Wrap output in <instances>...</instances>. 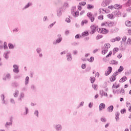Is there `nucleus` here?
Instances as JSON below:
<instances>
[{"label":"nucleus","mask_w":131,"mask_h":131,"mask_svg":"<svg viewBox=\"0 0 131 131\" xmlns=\"http://www.w3.org/2000/svg\"><path fill=\"white\" fill-rule=\"evenodd\" d=\"M104 47H105L102 48V55H105V54H106V53L108 52V49H109L110 47H111V45H110V43H107L104 44Z\"/></svg>","instance_id":"obj_1"},{"label":"nucleus","mask_w":131,"mask_h":131,"mask_svg":"<svg viewBox=\"0 0 131 131\" xmlns=\"http://www.w3.org/2000/svg\"><path fill=\"white\" fill-rule=\"evenodd\" d=\"M63 12H64V7H61L57 8L56 10L57 17H61V16H62Z\"/></svg>","instance_id":"obj_2"},{"label":"nucleus","mask_w":131,"mask_h":131,"mask_svg":"<svg viewBox=\"0 0 131 131\" xmlns=\"http://www.w3.org/2000/svg\"><path fill=\"white\" fill-rule=\"evenodd\" d=\"M11 74L7 73L3 77V80L4 81H7V80H10L11 79Z\"/></svg>","instance_id":"obj_3"},{"label":"nucleus","mask_w":131,"mask_h":131,"mask_svg":"<svg viewBox=\"0 0 131 131\" xmlns=\"http://www.w3.org/2000/svg\"><path fill=\"white\" fill-rule=\"evenodd\" d=\"M87 16L91 20V22H94V21H95V16L93 15V14H92V12L88 13Z\"/></svg>","instance_id":"obj_4"},{"label":"nucleus","mask_w":131,"mask_h":131,"mask_svg":"<svg viewBox=\"0 0 131 131\" xmlns=\"http://www.w3.org/2000/svg\"><path fill=\"white\" fill-rule=\"evenodd\" d=\"M67 61L71 62L72 61V55L71 53H68L66 55Z\"/></svg>","instance_id":"obj_5"},{"label":"nucleus","mask_w":131,"mask_h":131,"mask_svg":"<svg viewBox=\"0 0 131 131\" xmlns=\"http://www.w3.org/2000/svg\"><path fill=\"white\" fill-rule=\"evenodd\" d=\"M59 38L57 39L56 41H53V45H56V43H60L62 41V37L60 34L58 35Z\"/></svg>","instance_id":"obj_6"},{"label":"nucleus","mask_w":131,"mask_h":131,"mask_svg":"<svg viewBox=\"0 0 131 131\" xmlns=\"http://www.w3.org/2000/svg\"><path fill=\"white\" fill-rule=\"evenodd\" d=\"M14 69L13 70V72L14 73H19V66H18L16 64H14L13 66Z\"/></svg>","instance_id":"obj_7"},{"label":"nucleus","mask_w":131,"mask_h":131,"mask_svg":"<svg viewBox=\"0 0 131 131\" xmlns=\"http://www.w3.org/2000/svg\"><path fill=\"white\" fill-rule=\"evenodd\" d=\"M91 28L92 34H94V33H95L97 30H98V27H97L96 26H91Z\"/></svg>","instance_id":"obj_8"},{"label":"nucleus","mask_w":131,"mask_h":131,"mask_svg":"<svg viewBox=\"0 0 131 131\" xmlns=\"http://www.w3.org/2000/svg\"><path fill=\"white\" fill-rule=\"evenodd\" d=\"M99 33H103V34H106V33H108V30L104 28H101L99 29Z\"/></svg>","instance_id":"obj_9"},{"label":"nucleus","mask_w":131,"mask_h":131,"mask_svg":"<svg viewBox=\"0 0 131 131\" xmlns=\"http://www.w3.org/2000/svg\"><path fill=\"white\" fill-rule=\"evenodd\" d=\"M55 130L56 131H62V125L58 124H56L55 125Z\"/></svg>","instance_id":"obj_10"},{"label":"nucleus","mask_w":131,"mask_h":131,"mask_svg":"<svg viewBox=\"0 0 131 131\" xmlns=\"http://www.w3.org/2000/svg\"><path fill=\"white\" fill-rule=\"evenodd\" d=\"M111 72H112V67H108L107 71L105 72V75L106 76H108V75H109Z\"/></svg>","instance_id":"obj_11"},{"label":"nucleus","mask_w":131,"mask_h":131,"mask_svg":"<svg viewBox=\"0 0 131 131\" xmlns=\"http://www.w3.org/2000/svg\"><path fill=\"white\" fill-rule=\"evenodd\" d=\"M11 54V51H7L4 54V57L5 58L6 60H8L9 59V54Z\"/></svg>","instance_id":"obj_12"},{"label":"nucleus","mask_w":131,"mask_h":131,"mask_svg":"<svg viewBox=\"0 0 131 131\" xmlns=\"http://www.w3.org/2000/svg\"><path fill=\"white\" fill-rule=\"evenodd\" d=\"M32 6V3L29 2L23 8V11H24L26 10L27 9H28L29 7H31Z\"/></svg>","instance_id":"obj_13"},{"label":"nucleus","mask_w":131,"mask_h":131,"mask_svg":"<svg viewBox=\"0 0 131 131\" xmlns=\"http://www.w3.org/2000/svg\"><path fill=\"white\" fill-rule=\"evenodd\" d=\"M106 108V105L102 103L99 105V111H101V110H103V109H105Z\"/></svg>","instance_id":"obj_14"},{"label":"nucleus","mask_w":131,"mask_h":131,"mask_svg":"<svg viewBox=\"0 0 131 131\" xmlns=\"http://www.w3.org/2000/svg\"><path fill=\"white\" fill-rule=\"evenodd\" d=\"M30 89H31V91H32L33 92H36V85H35V84H32L30 85Z\"/></svg>","instance_id":"obj_15"},{"label":"nucleus","mask_w":131,"mask_h":131,"mask_svg":"<svg viewBox=\"0 0 131 131\" xmlns=\"http://www.w3.org/2000/svg\"><path fill=\"white\" fill-rule=\"evenodd\" d=\"M100 95L101 98H103V96H106V97H108V94H107L106 93L101 90L100 91Z\"/></svg>","instance_id":"obj_16"},{"label":"nucleus","mask_w":131,"mask_h":131,"mask_svg":"<svg viewBox=\"0 0 131 131\" xmlns=\"http://www.w3.org/2000/svg\"><path fill=\"white\" fill-rule=\"evenodd\" d=\"M114 15L116 17H120V16H121V13H120V11H119V10H117L114 12Z\"/></svg>","instance_id":"obj_17"},{"label":"nucleus","mask_w":131,"mask_h":131,"mask_svg":"<svg viewBox=\"0 0 131 131\" xmlns=\"http://www.w3.org/2000/svg\"><path fill=\"white\" fill-rule=\"evenodd\" d=\"M113 109H114L113 105H111L107 107L106 111H107V112L111 113L113 111Z\"/></svg>","instance_id":"obj_18"},{"label":"nucleus","mask_w":131,"mask_h":131,"mask_svg":"<svg viewBox=\"0 0 131 131\" xmlns=\"http://www.w3.org/2000/svg\"><path fill=\"white\" fill-rule=\"evenodd\" d=\"M8 48L9 50H14V48H15V46L13 43H8Z\"/></svg>","instance_id":"obj_19"},{"label":"nucleus","mask_w":131,"mask_h":131,"mask_svg":"<svg viewBox=\"0 0 131 131\" xmlns=\"http://www.w3.org/2000/svg\"><path fill=\"white\" fill-rule=\"evenodd\" d=\"M25 95L24 93H21L20 94L19 98H18V101H20V102H22V99L24 98Z\"/></svg>","instance_id":"obj_20"},{"label":"nucleus","mask_w":131,"mask_h":131,"mask_svg":"<svg viewBox=\"0 0 131 131\" xmlns=\"http://www.w3.org/2000/svg\"><path fill=\"white\" fill-rule=\"evenodd\" d=\"M25 109L26 111L24 112L23 115H27L29 113V109L27 107H25Z\"/></svg>","instance_id":"obj_21"},{"label":"nucleus","mask_w":131,"mask_h":131,"mask_svg":"<svg viewBox=\"0 0 131 131\" xmlns=\"http://www.w3.org/2000/svg\"><path fill=\"white\" fill-rule=\"evenodd\" d=\"M28 83H29V77L27 76L25 78V85H27Z\"/></svg>","instance_id":"obj_22"},{"label":"nucleus","mask_w":131,"mask_h":131,"mask_svg":"<svg viewBox=\"0 0 131 131\" xmlns=\"http://www.w3.org/2000/svg\"><path fill=\"white\" fill-rule=\"evenodd\" d=\"M110 81L111 82H113V81H115V80H116V77L115 76H113V75L110 77Z\"/></svg>","instance_id":"obj_23"},{"label":"nucleus","mask_w":131,"mask_h":131,"mask_svg":"<svg viewBox=\"0 0 131 131\" xmlns=\"http://www.w3.org/2000/svg\"><path fill=\"white\" fill-rule=\"evenodd\" d=\"M119 114L120 113L118 112L116 113L115 114V119L116 120V121H118V120H119Z\"/></svg>","instance_id":"obj_24"},{"label":"nucleus","mask_w":131,"mask_h":131,"mask_svg":"<svg viewBox=\"0 0 131 131\" xmlns=\"http://www.w3.org/2000/svg\"><path fill=\"white\" fill-rule=\"evenodd\" d=\"M18 95H19V91L16 90L15 91V92H14V94H13V96H14V98H17L18 97Z\"/></svg>","instance_id":"obj_25"},{"label":"nucleus","mask_w":131,"mask_h":131,"mask_svg":"<svg viewBox=\"0 0 131 131\" xmlns=\"http://www.w3.org/2000/svg\"><path fill=\"white\" fill-rule=\"evenodd\" d=\"M127 79L126 76H124L119 80V82H124Z\"/></svg>","instance_id":"obj_26"},{"label":"nucleus","mask_w":131,"mask_h":131,"mask_svg":"<svg viewBox=\"0 0 131 131\" xmlns=\"http://www.w3.org/2000/svg\"><path fill=\"white\" fill-rule=\"evenodd\" d=\"M1 98L2 101L3 102V104H6V101L5 100V95L4 94H2L1 95Z\"/></svg>","instance_id":"obj_27"},{"label":"nucleus","mask_w":131,"mask_h":131,"mask_svg":"<svg viewBox=\"0 0 131 131\" xmlns=\"http://www.w3.org/2000/svg\"><path fill=\"white\" fill-rule=\"evenodd\" d=\"M114 9H116V10H119V9L121 8V6L120 5L116 4L114 6Z\"/></svg>","instance_id":"obj_28"},{"label":"nucleus","mask_w":131,"mask_h":131,"mask_svg":"<svg viewBox=\"0 0 131 131\" xmlns=\"http://www.w3.org/2000/svg\"><path fill=\"white\" fill-rule=\"evenodd\" d=\"M72 15H73V17H74L75 18H76V17H78V16L79 15V12L76 11V12L72 14Z\"/></svg>","instance_id":"obj_29"},{"label":"nucleus","mask_w":131,"mask_h":131,"mask_svg":"<svg viewBox=\"0 0 131 131\" xmlns=\"http://www.w3.org/2000/svg\"><path fill=\"white\" fill-rule=\"evenodd\" d=\"M125 24L126 26H127L128 27H129L131 26V21H126L125 23Z\"/></svg>","instance_id":"obj_30"},{"label":"nucleus","mask_w":131,"mask_h":131,"mask_svg":"<svg viewBox=\"0 0 131 131\" xmlns=\"http://www.w3.org/2000/svg\"><path fill=\"white\" fill-rule=\"evenodd\" d=\"M110 63L117 65V64H118V62L116 60H113L110 61Z\"/></svg>","instance_id":"obj_31"},{"label":"nucleus","mask_w":131,"mask_h":131,"mask_svg":"<svg viewBox=\"0 0 131 131\" xmlns=\"http://www.w3.org/2000/svg\"><path fill=\"white\" fill-rule=\"evenodd\" d=\"M125 5L126 7H129L131 6V0H128Z\"/></svg>","instance_id":"obj_32"},{"label":"nucleus","mask_w":131,"mask_h":131,"mask_svg":"<svg viewBox=\"0 0 131 131\" xmlns=\"http://www.w3.org/2000/svg\"><path fill=\"white\" fill-rule=\"evenodd\" d=\"M12 85L13 88H17V86H19V84L16 82H14L12 83Z\"/></svg>","instance_id":"obj_33"},{"label":"nucleus","mask_w":131,"mask_h":131,"mask_svg":"<svg viewBox=\"0 0 131 131\" xmlns=\"http://www.w3.org/2000/svg\"><path fill=\"white\" fill-rule=\"evenodd\" d=\"M117 52H118V48H114L113 51V55H115V54L117 53Z\"/></svg>","instance_id":"obj_34"},{"label":"nucleus","mask_w":131,"mask_h":131,"mask_svg":"<svg viewBox=\"0 0 131 131\" xmlns=\"http://www.w3.org/2000/svg\"><path fill=\"white\" fill-rule=\"evenodd\" d=\"M89 35V32L86 31V32H83L82 33V36H88Z\"/></svg>","instance_id":"obj_35"},{"label":"nucleus","mask_w":131,"mask_h":131,"mask_svg":"<svg viewBox=\"0 0 131 131\" xmlns=\"http://www.w3.org/2000/svg\"><path fill=\"white\" fill-rule=\"evenodd\" d=\"M75 10H76V7L73 6L71 9V14H73V13H74Z\"/></svg>","instance_id":"obj_36"},{"label":"nucleus","mask_w":131,"mask_h":131,"mask_svg":"<svg viewBox=\"0 0 131 131\" xmlns=\"http://www.w3.org/2000/svg\"><path fill=\"white\" fill-rule=\"evenodd\" d=\"M88 10H91V9H94V5L91 4H88L87 7Z\"/></svg>","instance_id":"obj_37"},{"label":"nucleus","mask_w":131,"mask_h":131,"mask_svg":"<svg viewBox=\"0 0 131 131\" xmlns=\"http://www.w3.org/2000/svg\"><path fill=\"white\" fill-rule=\"evenodd\" d=\"M84 24H88V20L85 19L84 20H82L81 24V26H83Z\"/></svg>","instance_id":"obj_38"},{"label":"nucleus","mask_w":131,"mask_h":131,"mask_svg":"<svg viewBox=\"0 0 131 131\" xmlns=\"http://www.w3.org/2000/svg\"><path fill=\"white\" fill-rule=\"evenodd\" d=\"M62 7H63V9L64 8H65V9H67V8H69V4L67 3H65Z\"/></svg>","instance_id":"obj_39"},{"label":"nucleus","mask_w":131,"mask_h":131,"mask_svg":"<svg viewBox=\"0 0 131 131\" xmlns=\"http://www.w3.org/2000/svg\"><path fill=\"white\" fill-rule=\"evenodd\" d=\"M4 50H8L9 49L8 46H7V42H4Z\"/></svg>","instance_id":"obj_40"},{"label":"nucleus","mask_w":131,"mask_h":131,"mask_svg":"<svg viewBox=\"0 0 131 131\" xmlns=\"http://www.w3.org/2000/svg\"><path fill=\"white\" fill-rule=\"evenodd\" d=\"M92 87L94 89L95 91H97L98 90V85L97 84H92Z\"/></svg>","instance_id":"obj_41"},{"label":"nucleus","mask_w":131,"mask_h":131,"mask_svg":"<svg viewBox=\"0 0 131 131\" xmlns=\"http://www.w3.org/2000/svg\"><path fill=\"white\" fill-rule=\"evenodd\" d=\"M10 103H11V104H13V105H15L16 104V102H15V99H14V98H11Z\"/></svg>","instance_id":"obj_42"},{"label":"nucleus","mask_w":131,"mask_h":131,"mask_svg":"<svg viewBox=\"0 0 131 131\" xmlns=\"http://www.w3.org/2000/svg\"><path fill=\"white\" fill-rule=\"evenodd\" d=\"M77 54H78V51L77 50H75L73 51V54L74 55V56H76Z\"/></svg>","instance_id":"obj_43"},{"label":"nucleus","mask_w":131,"mask_h":131,"mask_svg":"<svg viewBox=\"0 0 131 131\" xmlns=\"http://www.w3.org/2000/svg\"><path fill=\"white\" fill-rule=\"evenodd\" d=\"M113 25H114V22H113V21L108 22V27H112V26H113Z\"/></svg>","instance_id":"obj_44"},{"label":"nucleus","mask_w":131,"mask_h":131,"mask_svg":"<svg viewBox=\"0 0 131 131\" xmlns=\"http://www.w3.org/2000/svg\"><path fill=\"white\" fill-rule=\"evenodd\" d=\"M94 60H95V58H94V57H91L90 59H88V61H89V62H93Z\"/></svg>","instance_id":"obj_45"},{"label":"nucleus","mask_w":131,"mask_h":131,"mask_svg":"<svg viewBox=\"0 0 131 131\" xmlns=\"http://www.w3.org/2000/svg\"><path fill=\"white\" fill-rule=\"evenodd\" d=\"M38 113H39L38 111H37V110L35 111L34 115H35V116H36V117H37L38 118L39 117Z\"/></svg>","instance_id":"obj_46"},{"label":"nucleus","mask_w":131,"mask_h":131,"mask_svg":"<svg viewBox=\"0 0 131 131\" xmlns=\"http://www.w3.org/2000/svg\"><path fill=\"white\" fill-rule=\"evenodd\" d=\"M36 52L38 54H40L41 52V48H37L36 49Z\"/></svg>","instance_id":"obj_47"},{"label":"nucleus","mask_w":131,"mask_h":131,"mask_svg":"<svg viewBox=\"0 0 131 131\" xmlns=\"http://www.w3.org/2000/svg\"><path fill=\"white\" fill-rule=\"evenodd\" d=\"M123 67L120 66L119 69L118 70V72H122V71H123Z\"/></svg>","instance_id":"obj_48"},{"label":"nucleus","mask_w":131,"mask_h":131,"mask_svg":"<svg viewBox=\"0 0 131 131\" xmlns=\"http://www.w3.org/2000/svg\"><path fill=\"white\" fill-rule=\"evenodd\" d=\"M79 5H80V6H85V5H86V2H81L79 3Z\"/></svg>","instance_id":"obj_49"},{"label":"nucleus","mask_w":131,"mask_h":131,"mask_svg":"<svg viewBox=\"0 0 131 131\" xmlns=\"http://www.w3.org/2000/svg\"><path fill=\"white\" fill-rule=\"evenodd\" d=\"M102 37H103V36H102L101 35H98L96 37V39H97V40H98V39H100V38H102Z\"/></svg>","instance_id":"obj_50"},{"label":"nucleus","mask_w":131,"mask_h":131,"mask_svg":"<svg viewBox=\"0 0 131 131\" xmlns=\"http://www.w3.org/2000/svg\"><path fill=\"white\" fill-rule=\"evenodd\" d=\"M43 22H46V21H48V16H45L43 17V19H42Z\"/></svg>","instance_id":"obj_51"},{"label":"nucleus","mask_w":131,"mask_h":131,"mask_svg":"<svg viewBox=\"0 0 131 131\" xmlns=\"http://www.w3.org/2000/svg\"><path fill=\"white\" fill-rule=\"evenodd\" d=\"M13 124V123H12V121H11V122H6V126H8V125H12Z\"/></svg>","instance_id":"obj_52"},{"label":"nucleus","mask_w":131,"mask_h":131,"mask_svg":"<svg viewBox=\"0 0 131 131\" xmlns=\"http://www.w3.org/2000/svg\"><path fill=\"white\" fill-rule=\"evenodd\" d=\"M55 24H56V21H54L53 23L50 24L49 25V27H48V28H52V27H53V26H54V25H55Z\"/></svg>","instance_id":"obj_53"},{"label":"nucleus","mask_w":131,"mask_h":131,"mask_svg":"<svg viewBox=\"0 0 131 131\" xmlns=\"http://www.w3.org/2000/svg\"><path fill=\"white\" fill-rule=\"evenodd\" d=\"M101 121H102V122H106V121H107V120H106V118H101L100 119Z\"/></svg>","instance_id":"obj_54"},{"label":"nucleus","mask_w":131,"mask_h":131,"mask_svg":"<svg viewBox=\"0 0 131 131\" xmlns=\"http://www.w3.org/2000/svg\"><path fill=\"white\" fill-rule=\"evenodd\" d=\"M98 19H99V20H103L104 19V16L103 15H100L98 17Z\"/></svg>","instance_id":"obj_55"},{"label":"nucleus","mask_w":131,"mask_h":131,"mask_svg":"<svg viewBox=\"0 0 131 131\" xmlns=\"http://www.w3.org/2000/svg\"><path fill=\"white\" fill-rule=\"evenodd\" d=\"M91 83H94V82H95V81L96 80V78H95V77H91Z\"/></svg>","instance_id":"obj_56"},{"label":"nucleus","mask_w":131,"mask_h":131,"mask_svg":"<svg viewBox=\"0 0 131 131\" xmlns=\"http://www.w3.org/2000/svg\"><path fill=\"white\" fill-rule=\"evenodd\" d=\"M125 112H126V110H125V108L121 110V113L122 114H124Z\"/></svg>","instance_id":"obj_57"},{"label":"nucleus","mask_w":131,"mask_h":131,"mask_svg":"<svg viewBox=\"0 0 131 131\" xmlns=\"http://www.w3.org/2000/svg\"><path fill=\"white\" fill-rule=\"evenodd\" d=\"M113 16H114L112 14H108L107 15V18H109V19H112V18H113Z\"/></svg>","instance_id":"obj_58"},{"label":"nucleus","mask_w":131,"mask_h":131,"mask_svg":"<svg viewBox=\"0 0 131 131\" xmlns=\"http://www.w3.org/2000/svg\"><path fill=\"white\" fill-rule=\"evenodd\" d=\"M112 55V51H110L108 53V54H107L106 56V58H108V57H111V56Z\"/></svg>","instance_id":"obj_59"},{"label":"nucleus","mask_w":131,"mask_h":131,"mask_svg":"<svg viewBox=\"0 0 131 131\" xmlns=\"http://www.w3.org/2000/svg\"><path fill=\"white\" fill-rule=\"evenodd\" d=\"M115 39H116V40L117 41H119L120 40V39H121V38H120V37H116Z\"/></svg>","instance_id":"obj_60"},{"label":"nucleus","mask_w":131,"mask_h":131,"mask_svg":"<svg viewBox=\"0 0 131 131\" xmlns=\"http://www.w3.org/2000/svg\"><path fill=\"white\" fill-rule=\"evenodd\" d=\"M127 45H131V39L130 38H128L127 41Z\"/></svg>","instance_id":"obj_61"},{"label":"nucleus","mask_w":131,"mask_h":131,"mask_svg":"<svg viewBox=\"0 0 131 131\" xmlns=\"http://www.w3.org/2000/svg\"><path fill=\"white\" fill-rule=\"evenodd\" d=\"M118 74H119V73H118V72H115L113 74V76H117V75Z\"/></svg>","instance_id":"obj_62"},{"label":"nucleus","mask_w":131,"mask_h":131,"mask_svg":"<svg viewBox=\"0 0 131 131\" xmlns=\"http://www.w3.org/2000/svg\"><path fill=\"white\" fill-rule=\"evenodd\" d=\"M19 31V29L15 28L13 30V32H18Z\"/></svg>","instance_id":"obj_63"},{"label":"nucleus","mask_w":131,"mask_h":131,"mask_svg":"<svg viewBox=\"0 0 131 131\" xmlns=\"http://www.w3.org/2000/svg\"><path fill=\"white\" fill-rule=\"evenodd\" d=\"M123 41H126V36H124L122 38Z\"/></svg>","instance_id":"obj_64"}]
</instances>
